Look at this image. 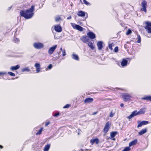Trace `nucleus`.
<instances>
[{"mask_svg":"<svg viewBox=\"0 0 151 151\" xmlns=\"http://www.w3.org/2000/svg\"><path fill=\"white\" fill-rule=\"evenodd\" d=\"M137 139H135L132 142H130L129 144V146L131 147L132 145H135L137 142Z\"/></svg>","mask_w":151,"mask_h":151,"instance_id":"4be33fe9","label":"nucleus"},{"mask_svg":"<svg viewBox=\"0 0 151 151\" xmlns=\"http://www.w3.org/2000/svg\"><path fill=\"white\" fill-rule=\"evenodd\" d=\"M145 26L144 27L145 28L147 31L148 33H151V22L145 21Z\"/></svg>","mask_w":151,"mask_h":151,"instance_id":"f03ea898","label":"nucleus"},{"mask_svg":"<svg viewBox=\"0 0 151 151\" xmlns=\"http://www.w3.org/2000/svg\"><path fill=\"white\" fill-rule=\"evenodd\" d=\"M88 46L92 50H93L94 49V47L93 45V43L91 42H88Z\"/></svg>","mask_w":151,"mask_h":151,"instance_id":"5701e85b","label":"nucleus"},{"mask_svg":"<svg viewBox=\"0 0 151 151\" xmlns=\"http://www.w3.org/2000/svg\"><path fill=\"white\" fill-rule=\"evenodd\" d=\"M71 106V105L69 104H67L65 105L63 107V108L65 109L66 108H69Z\"/></svg>","mask_w":151,"mask_h":151,"instance_id":"4c0bfd02","label":"nucleus"},{"mask_svg":"<svg viewBox=\"0 0 151 151\" xmlns=\"http://www.w3.org/2000/svg\"><path fill=\"white\" fill-rule=\"evenodd\" d=\"M55 19L56 22H58V21L62 20L60 16L59 15L56 17L55 18Z\"/></svg>","mask_w":151,"mask_h":151,"instance_id":"c756f323","label":"nucleus"},{"mask_svg":"<svg viewBox=\"0 0 151 151\" xmlns=\"http://www.w3.org/2000/svg\"><path fill=\"white\" fill-rule=\"evenodd\" d=\"M60 57V56H59L58 57V59Z\"/></svg>","mask_w":151,"mask_h":151,"instance_id":"13d9d810","label":"nucleus"},{"mask_svg":"<svg viewBox=\"0 0 151 151\" xmlns=\"http://www.w3.org/2000/svg\"><path fill=\"white\" fill-rule=\"evenodd\" d=\"M20 68V66L17 65L15 66H12L10 68V70L12 71L14 70H16L19 69Z\"/></svg>","mask_w":151,"mask_h":151,"instance_id":"aec40b11","label":"nucleus"},{"mask_svg":"<svg viewBox=\"0 0 151 151\" xmlns=\"http://www.w3.org/2000/svg\"><path fill=\"white\" fill-rule=\"evenodd\" d=\"M33 46L35 48L37 49H42L44 46L43 44L40 42H35L34 43Z\"/></svg>","mask_w":151,"mask_h":151,"instance_id":"39448f33","label":"nucleus"},{"mask_svg":"<svg viewBox=\"0 0 151 151\" xmlns=\"http://www.w3.org/2000/svg\"><path fill=\"white\" fill-rule=\"evenodd\" d=\"M43 129L42 127L36 133L37 135H40L42 134V132Z\"/></svg>","mask_w":151,"mask_h":151,"instance_id":"cd10ccee","label":"nucleus"},{"mask_svg":"<svg viewBox=\"0 0 151 151\" xmlns=\"http://www.w3.org/2000/svg\"><path fill=\"white\" fill-rule=\"evenodd\" d=\"M132 32L131 29H128L127 32L126 33V34L127 35H128L130 34Z\"/></svg>","mask_w":151,"mask_h":151,"instance_id":"c9c22d12","label":"nucleus"},{"mask_svg":"<svg viewBox=\"0 0 151 151\" xmlns=\"http://www.w3.org/2000/svg\"><path fill=\"white\" fill-rule=\"evenodd\" d=\"M14 41L15 43H18L19 42V40L18 38H16L14 39Z\"/></svg>","mask_w":151,"mask_h":151,"instance_id":"58836bf2","label":"nucleus"},{"mask_svg":"<svg viewBox=\"0 0 151 151\" xmlns=\"http://www.w3.org/2000/svg\"><path fill=\"white\" fill-rule=\"evenodd\" d=\"M97 45L98 49L99 50H101L103 47V42L101 41H98L97 42Z\"/></svg>","mask_w":151,"mask_h":151,"instance_id":"ddd939ff","label":"nucleus"},{"mask_svg":"<svg viewBox=\"0 0 151 151\" xmlns=\"http://www.w3.org/2000/svg\"><path fill=\"white\" fill-rule=\"evenodd\" d=\"M134 116L133 113H132L131 114L127 117V118L130 119Z\"/></svg>","mask_w":151,"mask_h":151,"instance_id":"e433bc0d","label":"nucleus"},{"mask_svg":"<svg viewBox=\"0 0 151 151\" xmlns=\"http://www.w3.org/2000/svg\"><path fill=\"white\" fill-rule=\"evenodd\" d=\"M83 1V3L87 5H90V4L87 1Z\"/></svg>","mask_w":151,"mask_h":151,"instance_id":"a19ab883","label":"nucleus"},{"mask_svg":"<svg viewBox=\"0 0 151 151\" xmlns=\"http://www.w3.org/2000/svg\"><path fill=\"white\" fill-rule=\"evenodd\" d=\"M30 71V70L29 68V67L24 68L22 69V71L23 72L24 71L29 72Z\"/></svg>","mask_w":151,"mask_h":151,"instance_id":"c85d7f7f","label":"nucleus"},{"mask_svg":"<svg viewBox=\"0 0 151 151\" xmlns=\"http://www.w3.org/2000/svg\"><path fill=\"white\" fill-rule=\"evenodd\" d=\"M99 139L97 138L91 139L90 140V143L92 145H93L95 142L96 143V144H98L99 143Z\"/></svg>","mask_w":151,"mask_h":151,"instance_id":"dca6fc26","label":"nucleus"},{"mask_svg":"<svg viewBox=\"0 0 151 151\" xmlns=\"http://www.w3.org/2000/svg\"><path fill=\"white\" fill-rule=\"evenodd\" d=\"M141 99L143 100H146L151 101V96H145L144 97H142Z\"/></svg>","mask_w":151,"mask_h":151,"instance_id":"a211bd4d","label":"nucleus"},{"mask_svg":"<svg viewBox=\"0 0 151 151\" xmlns=\"http://www.w3.org/2000/svg\"><path fill=\"white\" fill-rule=\"evenodd\" d=\"M66 55L65 50L64 49L62 52V55L63 56H65Z\"/></svg>","mask_w":151,"mask_h":151,"instance_id":"37998d69","label":"nucleus"},{"mask_svg":"<svg viewBox=\"0 0 151 151\" xmlns=\"http://www.w3.org/2000/svg\"><path fill=\"white\" fill-rule=\"evenodd\" d=\"M98 113V112H94L93 113V114H92L93 115H95L96 114H97Z\"/></svg>","mask_w":151,"mask_h":151,"instance_id":"603ef678","label":"nucleus"},{"mask_svg":"<svg viewBox=\"0 0 151 151\" xmlns=\"http://www.w3.org/2000/svg\"><path fill=\"white\" fill-rule=\"evenodd\" d=\"M118 47H115L114 50L115 52H117L118 51Z\"/></svg>","mask_w":151,"mask_h":151,"instance_id":"a18cd8bd","label":"nucleus"},{"mask_svg":"<svg viewBox=\"0 0 151 151\" xmlns=\"http://www.w3.org/2000/svg\"><path fill=\"white\" fill-rule=\"evenodd\" d=\"M147 129L146 128L142 129L139 132L138 134L139 135H142L147 132Z\"/></svg>","mask_w":151,"mask_h":151,"instance_id":"6ab92c4d","label":"nucleus"},{"mask_svg":"<svg viewBox=\"0 0 151 151\" xmlns=\"http://www.w3.org/2000/svg\"><path fill=\"white\" fill-rule=\"evenodd\" d=\"M122 97L124 101L126 102L131 99L132 96L129 94L124 93L122 94Z\"/></svg>","mask_w":151,"mask_h":151,"instance_id":"7ed1b4c3","label":"nucleus"},{"mask_svg":"<svg viewBox=\"0 0 151 151\" xmlns=\"http://www.w3.org/2000/svg\"><path fill=\"white\" fill-rule=\"evenodd\" d=\"M72 58L76 60H79V58L78 56L77 55L73 54L72 55Z\"/></svg>","mask_w":151,"mask_h":151,"instance_id":"b1692460","label":"nucleus"},{"mask_svg":"<svg viewBox=\"0 0 151 151\" xmlns=\"http://www.w3.org/2000/svg\"><path fill=\"white\" fill-rule=\"evenodd\" d=\"M93 99L91 98L88 97L86 98L84 101V103L87 104V103H90L93 101Z\"/></svg>","mask_w":151,"mask_h":151,"instance_id":"4468645a","label":"nucleus"},{"mask_svg":"<svg viewBox=\"0 0 151 151\" xmlns=\"http://www.w3.org/2000/svg\"><path fill=\"white\" fill-rule=\"evenodd\" d=\"M5 74V73L2 72H0V76H2Z\"/></svg>","mask_w":151,"mask_h":151,"instance_id":"09e8293b","label":"nucleus"},{"mask_svg":"<svg viewBox=\"0 0 151 151\" xmlns=\"http://www.w3.org/2000/svg\"><path fill=\"white\" fill-rule=\"evenodd\" d=\"M120 106L121 107H123L124 106V104H123V103H121V104H120Z\"/></svg>","mask_w":151,"mask_h":151,"instance_id":"3c124183","label":"nucleus"},{"mask_svg":"<svg viewBox=\"0 0 151 151\" xmlns=\"http://www.w3.org/2000/svg\"><path fill=\"white\" fill-rule=\"evenodd\" d=\"M71 18V16H69L67 18V19H70Z\"/></svg>","mask_w":151,"mask_h":151,"instance_id":"8fccbe9b","label":"nucleus"},{"mask_svg":"<svg viewBox=\"0 0 151 151\" xmlns=\"http://www.w3.org/2000/svg\"><path fill=\"white\" fill-rule=\"evenodd\" d=\"M73 27L74 29H77L81 32L83 30V28L79 25L76 24L75 26H73Z\"/></svg>","mask_w":151,"mask_h":151,"instance_id":"9b49d317","label":"nucleus"},{"mask_svg":"<svg viewBox=\"0 0 151 151\" xmlns=\"http://www.w3.org/2000/svg\"><path fill=\"white\" fill-rule=\"evenodd\" d=\"M132 113H133V115L134 116L138 115V114H137L138 112L137 111H134L132 112Z\"/></svg>","mask_w":151,"mask_h":151,"instance_id":"ea45409f","label":"nucleus"},{"mask_svg":"<svg viewBox=\"0 0 151 151\" xmlns=\"http://www.w3.org/2000/svg\"><path fill=\"white\" fill-rule=\"evenodd\" d=\"M114 115V114L112 112V111H111V113H110L109 115V116L111 117H113Z\"/></svg>","mask_w":151,"mask_h":151,"instance_id":"c03bdc74","label":"nucleus"},{"mask_svg":"<svg viewBox=\"0 0 151 151\" xmlns=\"http://www.w3.org/2000/svg\"><path fill=\"white\" fill-rule=\"evenodd\" d=\"M86 151H90L91 150H89L88 149H86L85 150Z\"/></svg>","mask_w":151,"mask_h":151,"instance_id":"6e6d98bb","label":"nucleus"},{"mask_svg":"<svg viewBox=\"0 0 151 151\" xmlns=\"http://www.w3.org/2000/svg\"><path fill=\"white\" fill-rule=\"evenodd\" d=\"M128 61L126 59H123L121 63V65L123 67L126 66L127 64Z\"/></svg>","mask_w":151,"mask_h":151,"instance_id":"f3484780","label":"nucleus"},{"mask_svg":"<svg viewBox=\"0 0 151 151\" xmlns=\"http://www.w3.org/2000/svg\"><path fill=\"white\" fill-rule=\"evenodd\" d=\"M141 6L142 7L141 8V10L146 13L147 12L146 8L147 6V2L145 1H143L142 2Z\"/></svg>","mask_w":151,"mask_h":151,"instance_id":"20e7f679","label":"nucleus"},{"mask_svg":"<svg viewBox=\"0 0 151 151\" xmlns=\"http://www.w3.org/2000/svg\"><path fill=\"white\" fill-rule=\"evenodd\" d=\"M87 35L89 38L91 39H93L96 38V35L92 32L89 31L87 33Z\"/></svg>","mask_w":151,"mask_h":151,"instance_id":"423d86ee","label":"nucleus"},{"mask_svg":"<svg viewBox=\"0 0 151 151\" xmlns=\"http://www.w3.org/2000/svg\"><path fill=\"white\" fill-rule=\"evenodd\" d=\"M137 38L138 40L137 41V42L138 43H139L141 41V38L140 36L139 35H137Z\"/></svg>","mask_w":151,"mask_h":151,"instance_id":"2f4dec72","label":"nucleus"},{"mask_svg":"<svg viewBox=\"0 0 151 151\" xmlns=\"http://www.w3.org/2000/svg\"><path fill=\"white\" fill-rule=\"evenodd\" d=\"M52 65L51 64H50L47 67V68H46V70H47L48 69H51L52 68Z\"/></svg>","mask_w":151,"mask_h":151,"instance_id":"473e14b6","label":"nucleus"},{"mask_svg":"<svg viewBox=\"0 0 151 151\" xmlns=\"http://www.w3.org/2000/svg\"><path fill=\"white\" fill-rule=\"evenodd\" d=\"M117 134V132H112L110 133V137L111 138H113L112 139L114 140H115V139L114 138L116 134Z\"/></svg>","mask_w":151,"mask_h":151,"instance_id":"2eb2a0df","label":"nucleus"},{"mask_svg":"<svg viewBox=\"0 0 151 151\" xmlns=\"http://www.w3.org/2000/svg\"><path fill=\"white\" fill-rule=\"evenodd\" d=\"M8 74L12 76H15V74L12 72H8Z\"/></svg>","mask_w":151,"mask_h":151,"instance_id":"f704fd0d","label":"nucleus"},{"mask_svg":"<svg viewBox=\"0 0 151 151\" xmlns=\"http://www.w3.org/2000/svg\"><path fill=\"white\" fill-rule=\"evenodd\" d=\"M35 67L36 68V72L38 73L40 72V65L39 63H36L35 65Z\"/></svg>","mask_w":151,"mask_h":151,"instance_id":"9d476101","label":"nucleus"},{"mask_svg":"<svg viewBox=\"0 0 151 151\" xmlns=\"http://www.w3.org/2000/svg\"><path fill=\"white\" fill-rule=\"evenodd\" d=\"M3 148V147L2 146L0 145V148L2 149Z\"/></svg>","mask_w":151,"mask_h":151,"instance_id":"864d4df0","label":"nucleus"},{"mask_svg":"<svg viewBox=\"0 0 151 151\" xmlns=\"http://www.w3.org/2000/svg\"><path fill=\"white\" fill-rule=\"evenodd\" d=\"M77 15L79 17H84L85 16V12L82 11H80L78 12Z\"/></svg>","mask_w":151,"mask_h":151,"instance_id":"412c9836","label":"nucleus"},{"mask_svg":"<svg viewBox=\"0 0 151 151\" xmlns=\"http://www.w3.org/2000/svg\"><path fill=\"white\" fill-rule=\"evenodd\" d=\"M50 123V122H46L45 124V126H47Z\"/></svg>","mask_w":151,"mask_h":151,"instance_id":"de8ad7c7","label":"nucleus"},{"mask_svg":"<svg viewBox=\"0 0 151 151\" xmlns=\"http://www.w3.org/2000/svg\"><path fill=\"white\" fill-rule=\"evenodd\" d=\"M55 30L56 32H60L62 30L61 27L59 25H56L55 26Z\"/></svg>","mask_w":151,"mask_h":151,"instance_id":"f8f14e48","label":"nucleus"},{"mask_svg":"<svg viewBox=\"0 0 151 151\" xmlns=\"http://www.w3.org/2000/svg\"><path fill=\"white\" fill-rule=\"evenodd\" d=\"M82 41L84 43H86L88 42L89 40V38L86 36H83L81 38Z\"/></svg>","mask_w":151,"mask_h":151,"instance_id":"1a4fd4ad","label":"nucleus"},{"mask_svg":"<svg viewBox=\"0 0 151 151\" xmlns=\"http://www.w3.org/2000/svg\"><path fill=\"white\" fill-rule=\"evenodd\" d=\"M145 111L144 109H140L139 111H137L138 114H143L145 113Z\"/></svg>","mask_w":151,"mask_h":151,"instance_id":"bb28decb","label":"nucleus"},{"mask_svg":"<svg viewBox=\"0 0 151 151\" xmlns=\"http://www.w3.org/2000/svg\"><path fill=\"white\" fill-rule=\"evenodd\" d=\"M50 144H47V145H45V148L44 149V151H48L50 148Z\"/></svg>","mask_w":151,"mask_h":151,"instance_id":"a878e982","label":"nucleus"},{"mask_svg":"<svg viewBox=\"0 0 151 151\" xmlns=\"http://www.w3.org/2000/svg\"><path fill=\"white\" fill-rule=\"evenodd\" d=\"M112 46H113L112 43L110 44H109V49H110L111 50H112Z\"/></svg>","mask_w":151,"mask_h":151,"instance_id":"79ce46f5","label":"nucleus"},{"mask_svg":"<svg viewBox=\"0 0 151 151\" xmlns=\"http://www.w3.org/2000/svg\"><path fill=\"white\" fill-rule=\"evenodd\" d=\"M34 9L35 5H32L30 8L27 10L25 11L23 10H21L20 12V15L26 19H30L34 15Z\"/></svg>","mask_w":151,"mask_h":151,"instance_id":"f257e3e1","label":"nucleus"},{"mask_svg":"<svg viewBox=\"0 0 151 151\" xmlns=\"http://www.w3.org/2000/svg\"><path fill=\"white\" fill-rule=\"evenodd\" d=\"M57 45H55L50 47L48 50V53L50 55L52 54L57 47Z\"/></svg>","mask_w":151,"mask_h":151,"instance_id":"0eeeda50","label":"nucleus"},{"mask_svg":"<svg viewBox=\"0 0 151 151\" xmlns=\"http://www.w3.org/2000/svg\"><path fill=\"white\" fill-rule=\"evenodd\" d=\"M79 151H86V150H83L82 149H81Z\"/></svg>","mask_w":151,"mask_h":151,"instance_id":"5fc2aeb1","label":"nucleus"},{"mask_svg":"<svg viewBox=\"0 0 151 151\" xmlns=\"http://www.w3.org/2000/svg\"><path fill=\"white\" fill-rule=\"evenodd\" d=\"M60 50H61L62 51H63V48H62L61 47L60 48Z\"/></svg>","mask_w":151,"mask_h":151,"instance_id":"4d7b16f0","label":"nucleus"},{"mask_svg":"<svg viewBox=\"0 0 151 151\" xmlns=\"http://www.w3.org/2000/svg\"><path fill=\"white\" fill-rule=\"evenodd\" d=\"M109 129L104 127L103 129V132L104 133H106L108 131Z\"/></svg>","mask_w":151,"mask_h":151,"instance_id":"7c9ffc66","label":"nucleus"},{"mask_svg":"<svg viewBox=\"0 0 151 151\" xmlns=\"http://www.w3.org/2000/svg\"><path fill=\"white\" fill-rule=\"evenodd\" d=\"M130 150V149L129 147H126L122 151H129Z\"/></svg>","mask_w":151,"mask_h":151,"instance_id":"72a5a7b5","label":"nucleus"},{"mask_svg":"<svg viewBox=\"0 0 151 151\" xmlns=\"http://www.w3.org/2000/svg\"><path fill=\"white\" fill-rule=\"evenodd\" d=\"M60 114L59 112L56 113L54 115V116L55 117H56L59 115Z\"/></svg>","mask_w":151,"mask_h":151,"instance_id":"49530a36","label":"nucleus"},{"mask_svg":"<svg viewBox=\"0 0 151 151\" xmlns=\"http://www.w3.org/2000/svg\"><path fill=\"white\" fill-rule=\"evenodd\" d=\"M149 123V122L148 121H143L141 122H138V124L137 126V127L139 128L142 126L143 125H146Z\"/></svg>","mask_w":151,"mask_h":151,"instance_id":"6e6552de","label":"nucleus"},{"mask_svg":"<svg viewBox=\"0 0 151 151\" xmlns=\"http://www.w3.org/2000/svg\"><path fill=\"white\" fill-rule=\"evenodd\" d=\"M111 125V123L109 121H108L106 123L104 127L110 129Z\"/></svg>","mask_w":151,"mask_h":151,"instance_id":"393cba45","label":"nucleus"}]
</instances>
